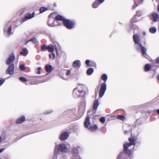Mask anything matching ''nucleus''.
Masks as SVG:
<instances>
[{"label":"nucleus","mask_w":159,"mask_h":159,"mask_svg":"<svg viewBox=\"0 0 159 159\" xmlns=\"http://www.w3.org/2000/svg\"><path fill=\"white\" fill-rule=\"evenodd\" d=\"M129 140L130 143H126L124 145V151L119 154L117 159H120L123 158L124 159H131L132 157L131 150H128L130 146L135 144V140L133 138H129Z\"/></svg>","instance_id":"f257e3e1"},{"label":"nucleus","mask_w":159,"mask_h":159,"mask_svg":"<svg viewBox=\"0 0 159 159\" xmlns=\"http://www.w3.org/2000/svg\"><path fill=\"white\" fill-rule=\"evenodd\" d=\"M135 48L138 52H141L142 55L145 57L146 55V48L143 46L141 43L135 44Z\"/></svg>","instance_id":"f03ea898"},{"label":"nucleus","mask_w":159,"mask_h":159,"mask_svg":"<svg viewBox=\"0 0 159 159\" xmlns=\"http://www.w3.org/2000/svg\"><path fill=\"white\" fill-rule=\"evenodd\" d=\"M58 149L56 148L54 150V153L57 154L59 153V151L62 152H65L67 151V148L66 144L65 143H61L56 146Z\"/></svg>","instance_id":"7ed1b4c3"},{"label":"nucleus","mask_w":159,"mask_h":159,"mask_svg":"<svg viewBox=\"0 0 159 159\" xmlns=\"http://www.w3.org/2000/svg\"><path fill=\"white\" fill-rule=\"evenodd\" d=\"M64 25L69 29H71L75 27V23L73 20L69 19H65L64 20Z\"/></svg>","instance_id":"20e7f679"},{"label":"nucleus","mask_w":159,"mask_h":159,"mask_svg":"<svg viewBox=\"0 0 159 159\" xmlns=\"http://www.w3.org/2000/svg\"><path fill=\"white\" fill-rule=\"evenodd\" d=\"M107 84L105 82L101 84L100 89L99 91V97L100 98H101L104 95L107 89Z\"/></svg>","instance_id":"39448f33"},{"label":"nucleus","mask_w":159,"mask_h":159,"mask_svg":"<svg viewBox=\"0 0 159 159\" xmlns=\"http://www.w3.org/2000/svg\"><path fill=\"white\" fill-rule=\"evenodd\" d=\"M73 93L74 95H75L76 93H78V95H80V97H84L85 94V91L84 90H79L77 88H75L73 90Z\"/></svg>","instance_id":"423d86ee"},{"label":"nucleus","mask_w":159,"mask_h":159,"mask_svg":"<svg viewBox=\"0 0 159 159\" xmlns=\"http://www.w3.org/2000/svg\"><path fill=\"white\" fill-rule=\"evenodd\" d=\"M14 72V65L13 64L9 65L6 70V74H7L12 75Z\"/></svg>","instance_id":"0eeeda50"},{"label":"nucleus","mask_w":159,"mask_h":159,"mask_svg":"<svg viewBox=\"0 0 159 159\" xmlns=\"http://www.w3.org/2000/svg\"><path fill=\"white\" fill-rule=\"evenodd\" d=\"M69 134L67 132H63L59 136V139L61 141H64L67 139L69 137Z\"/></svg>","instance_id":"6e6552de"},{"label":"nucleus","mask_w":159,"mask_h":159,"mask_svg":"<svg viewBox=\"0 0 159 159\" xmlns=\"http://www.w3.org/2000/svg\"><path fill=\"white\" fill-rule=\"evenodd\" d=\"M159 16L158 14L155 12H152L150 16V19L154 22H157L158 21Z\"/></svg>","instance_id":"1a4fd4ad"},{"label":"nucleus","mask_w":159,"mask_h":159,"mask_svg":"<svg viewBox=\"0 0 159 159\" xmlns=\"http://www.w3.org/2000/svg\"><path fill=\"white\" fill-rule=\"evenodd\" d=\"M55 49V50L57 54V48L56 46L55 45H49L48 46V50L49 52H52L54 51Z\"/></svg>","instance_id":"9d476101"},{"label":"nucleus","mask_w":159,"mask_h":159,"mask_svg":"<svg viewBox=\"0 0 159 159\" xmlns=\"http://www.w3.org/2000/svg\"><path fill=\"white\" fill-rule=\"evenodd\" d=\"M134 41L135 44L141 43L139 36L137 34H134L133 36Z\"/></svg>","instance_id":"9b49d317"},{"label":"nucleus","mask_w":159,"mask_h":159,"mask_svg":"<svg viewBox=\"0 0 159 159\" xmlns=\"http://www.w3.org/2000/svg\"><path fill=\"white\" fill-rule=\"evenodd\" d=\"M15 58V56L13 54L12 55L10 56L7 59L6 63L7 65H9L14 60Z\"/></svg>","instance_id":"f8f14e48"},{"label":"nucleus","mask_w":159,"mask_h":159,"mask_svg":"<svg viewBox=\"0 0 159 159\" xmlns=\"http://www.w3.org/2000/svg\"><path fill=\"white\" fill-rule=\"evenodd\" d=\"M34 12H33L32 13V14L30 13L26 14L25 16V18H23L22 19L23 21H24L26 20L32 18L34 17Z\"/></svg>","instance_id":"ddd939ff"},{"label":"nucleus","mask_w":159,"mask_h":159,"mask_svg":"<svg viewBox=\"0 0 159 159\" xmlns=\"http://www.w3.org/2000/svg\"><path fill=\"white\" fill-rule=\"evenodd\" d=\"M142 15V12L140 11H138L137 12L136 14L133 17L131 20V24L130 25V26H131L133 23V22L135 21V18L137 16H140Z\"/></svg>","instance_id":"4468645a"},{"label":"nucleus","mask_w":159,"mask_h":159,"mask_svg":"<svg viewBox=\"0 0 159 159\" xmlns=\"http://www.w3.org/2000/svg\"><path fill=\"white\" fill-rule=\"evenodd\" d=\"M81 66V62L79 60L75 61L73 64V66L74 67L79 68Z\"/></svg>","instance_id":"2eb2a0df"},{"label":"nucleus","mask_w":159,"mask_h":159,"mask_svg":"<svg viewBox=\"0 0 159 159\" xmlns=\"http://www.w3.org/2000/svg\"><path fill=\"white\" fill-rule=\"evenodd\" d=\"M90 117L89 116H87L85 120L84 123V125L86 128H88L89 124H90Z\"/></svg>","instance_id":"dca6fc26"},{"label":"nucleus","mask_w":159,"mask_h":159,"mask_svg":"<svg viewBox=\"0 0 159 159\" xmlns=\"http://www.w3.org/2000/svg\"><path fill=\"white\" fill-rule=\"evenodd\" d=\"M99 105V103L98 100V99H95L94 102L93 110H96Z\"/></svg>","instance_id":"f3484780"},{"label":"nucleus","mask_w":159,"mask_h":159,"mask_svg":"<svg viewBox=\"0 0 159 159\" xmlns=\"http://www.w3.org/2000/svg\"><path fill=\"white\" fill-rule=\"evenodd\" d=\"M25 120V117L24 116H22L16 120V124H19L24 122Z\"/></svg>","instance_id":"a211bd4d"},{"label":"nucleus","mask_w":159,"mask_h":159,"mask_svg":"<svg viewBox=\"0 0 159 159\" xmlns=\"http://www.w3.org/2000/svg\"><path fill=\"white\" fill-rule=\"evenodd\" d=\"M45 69L46 71L50 73L52 70V66L50 65L47 64L45 66Z\"/></svg>","instance_id":"6ab92c4d"},{"label":"nucleus","mask_w":159,"mask_h":159,"mask_svg":"<svg viewBox=\"0 0 159 159\" xmlns=\"http://www.w3.org/2000/svg\"><path fill=\"white\" fill-rule=\"evenodd\" d=\"M28 53V52L27 49V48H24L23 49V51L20 52V54L21 55L26 56Z\"/></svg>","instance_id":"aec40b11"},{"label":"nucleus","mask_w":159,"mask_h":159,"mask_svg":"<svg viewBox=\"0 0 159 159\" xmlns=\"http://www.w3.org/2000/svg\"><path fill=\"white\" fill-rule=\"evenodd\" d=\"M101 4L97 0L93 2L92 4V7L93 8H97Z\"/></svg>","instance_id":"412c9836"},{"label":"nucleus","mask_w":159,"mask_h":159,"mask_svg":"<svg viewBox=\"0 0 159 159\" xmlns=\"http://www.w3.org/2000/svg\"><path fill=\"white\" fill-rule=\"evenodd\" d=\"M55 19L56 20H61L63 21V22H64V20H65L66 19L65 17L60 15H58L55 17Z\"/></svg>","instance_id":"4be33fe9"},{"label":"nucleus","mask_w":159,"mask_h":159,"mask_svg":"<svg viewBox=\"0 0 159 159\" xmlns=\"http://www.w3.org/2000/svg\"><path fill=\"white\" fill-rule=\"evenodd\" d=\"M11 26H9L7 28V32L8 37H10L11 34H13V33L11 32Z\"/></svg>","instance_id":"5701e85b"},{"label":"nucleus","mask_w":159,"mask_h":159,"mask_svg":"<svg viewBox=\"0 0 159 159\" xmlns=\"http://www.w3.org/2000/svg\"><path fill=\"white\" fill-rule=\"evenodd\" d=\"M86 105V102L85 100V99L84 98L80 103V108L82 107H85Z\"/></svg>","instance_id":"b1692460"},{"label":"nucleus","mask_w":159,"mask_h":159,"mask_svg":"<svg viewBox=\"0 0 159 159\" xmlns=\"http://www.w3.org/2000/svg\"><path fill=\"white\" fill-rule=\"evenodd\" d=\"M94 69L93 68H90L87 70V73L88 75H91L93 72Z\"/></svg>","instance_id":"393cba45"},{"label":"nucleus","mask_w":159,"mask_h":159,"mask_svg":"<svg viewBox=\"0 0 159 159\" xmlns=\"http://www.w3.org/2000/svg\"><path fill=\"white\" fill-rule=\"evenodd\" d=\"M98 128V126L96 125L91 126L90 127L89 129L92 131L96 130Z\"/></svg>","instance_id":"a878e982"},{"label":"nucleus","mask_w":159,"mask_h":159,"mask_svg":"<svg viewBox=\"0 0 159 159\" xmlns=\"http://www.w3.org/2000/svg\"><path fill=\"white\" fill-rule=\"evenodd\" d=\"M157 31L156 28L154 27H151L149 29V32L152 34L155 33Z\"/></svg>","instance_id":"bb28decb"},{"label":"nucleus","mask_w":159,"mask_h":159,"mask_svg":"<svg viewBox=\"0 0 159 159\" xmlns=\"http://www.w3.org/2000/svg\"><path fill=\"white\" fill-rule=\"evenodd\" d=\"M151 68V66L149 64H147L145 65V71H149L150 69Z\"/></svg>","instance_id":"cd10ccee"},{"label":"nucleus","mask_w":159,"mask_h":159,"mask_svg":"<svg viewBox=\"0 0 159 159\" xmlns=\"http://www.w3.org/2000/svg\"><path fill=\"white\" fill-rule=\"evenodd\" d=\"M48 46H47L45 44L42 45L41 47V49L42 51H45L48 50Z\"/></svg>","instance_id":"c85d7f7f"},{"label":"nucleus","mask_w":159,"mask_h":159,"mask_svg":"<svg viewBox=\"0 0 159 159\" xmlns=\"http://www.w3.org/2000/svg\"><path fill=\"white\" fill-rule=\"evenodd\" d=\"M101 79L104 81H106L107 79V75L106 74H103L102 76Z\"/></svg>","instance_id":"c756f323"},{"label":"nucleus","mask_w":159,"mask_h":159,"mask_svg":"<svg viewBox=\"0 0 159 159\" xmlns=\"http://www.w3.org/2000/svg\"><path fill=\"white\" fill-rule=\"evenodd\" d=\"M72 152L75 155H77L78 152V150L76 148L73 147L72 149Z\"/></svg>","instance_id":"7c9ffc66"},{"label":"nucleus","mask_w":159,"mask_h":159,"mask_svg":"<svg viewBox=\"0 0 159 159\" xmlns=\"http://www.w3.org/2000/svg\"><path fill=\"white\" fill-rule=\"evenodd\" d=\"M116 118L118 119L123 120L125 119V117L124 116L121 115H118L116 116Z\"/></svg>","instance_id":"2f4dec72"},{"label":"nucleus","mask_w":159,"mask_h":159,"mask_svg":"<svg viewBox=\"0 0 159 159\" xmlns=\"http://www.w3.org/2000/svg\"><path fill=\"white\" fill-rule=\"evenodd\" d=\"M47 8L45 7H41L40 9V13H43L44 11H46Z\"/></svg>","instance_id":"473e14b6"},{"label":"nucleus","mask_w":159,"mask_h":159,"mask_svg":"<svg viewBox=\"0 0 159 159\" xmlns=\"http://www.w3.org/2000/svg\"><path fill=\"white\" fill-rule=\"evenodd\" d=\"M19 80L20 81L22 82H26L27 81V80L26 78L22 77H20L19 78Z\"/></svg>","instance_id":"72a5a7b5"},{"label":"nucleus","mask_w":159,"mask_h":159,"mask_svg":"<svg viewBox=\"0 0 159 159\" xmlns=\"http://www.w3.org/2000/svg\"><path fill=\"white\" fill-rule=\"evenodd\" d=\"M100 121L101 123H104L105 121V118L104 117H101L100 119Z\"/></svg>","instance_id":"f704fd0d"},{"label":"nucleus","mask_w":159,"mask_h":159,"mask_svg":"<svg viewBox=\"0 0 159 159\" xmlns=\"http://www.w3.org/2000/svg\"><path fill=\"white\" fill-rule=\"evenodd\" d=\"M20 68L21 70H24L25 69V65H21L20 66Z\"/></svg>","instance_id":"c9c22d12"},{"label":"nucleus","mask_w":159,"mask_h":159,"mask_svg":"<svg viewBox=\"0 0 159 159\" xmlns=\"http://www.w3.org/2000/svg\"><path fill=\"white\" fill-rule=\"evenodd\" d=\"M52 112V111L51 110H48L44 112V113L45 115L49 114Z\"/></svg>","instance_id":"e433bc0d"},{"label":"nucleus","mask_w":159,"mask_h":159,"mask_svg":"<svg viewBox=\"0 0 159 159\" xmlns=\"http://www.w3.org/2000/svg\"><path fill=\"white\" fill-rule=\"evenodd\" d=\"M139 5L135 1L134 2V4L132 6V8L133 9H135L136 7H137Z\"/></svg>","instance_id":"4c0bfd02"},{"label":"nucleus","mask_w":159,"mask_h":159,"mask_svg":"<svg viewBox=\"0 0 159 159\" xmlns=\"http://www.w3.org/2000/svg\"><path fill=\"white\" fill-rule=\"evenodd\" d=\"M75 111V109H69L67 111H66V112L68 113H69L71 112H74Z\"/></svg>","instance_id":"58836bf2"},{"label":"nucleus","mask_w":159,"mask_h":159,"mask_svg":"<svg viewBox=\"0 0 159 159\" xmlns=\"http://www.w3.org/2000/svg\"><path fill=\"white\" fill-rule=\"evenodd\" d=\"M41 70V68L40 67H39L37 69L38 71L37 73L40 74L41 73L40 70Z\"/></svg>","instance_id":"ea45409f"},{"label":"nucleus","mask_w":159,"mask_h":159,"mask_svg":"<svg viewBox=\"0 0 159 159\" xmlns=\"http://www.w3.org/2000/svg\"><path fill=\"white\" fill-rule=\"evenodd\" d=\"M33 42L34 43H36L37 42H38V41L37 39L35 38H33Z\"/></svg>","instance_id":"a19ab883"},{"label":"nucleus","mask_w":159,"mask_h":159,"mask_svg":"<svg viewBox=\"0 0 159 159\" xmlns=\"http://www.w3.org/2000/svg\"><path fill=\"white\" fill-rule=\"evenodd\" d=\"M5 80H0V86H1L2 84L4 82Z\"/></svg>","instance_id":"79ce46f5"},{"label":"nucleus","mask_w":159,"mask_h":159,"mask_svg":"<svg viewBox=\"0 0 159 159\" xmlns=\"http://www.w3.org/2000/svg\"><path fill=\"white\" fill-rule=\"evenodd\" d=\"M70 70H68L67 71L66 75L67 76H69L70 75Z\"/></svg>","instance_id":"37998d69"},{"label":"nucleus","mask_w":159,"mask_h":159,"mask_svg":"<svg viewBox=\"0 0 159 159\" xmlns=\"http://www.w3.org/2000/svg\"><path fill=\"white\" fill-rule=\"evenodd\" d=\"M52 59H54L56 57L55 54L53 52H52Z\"/></svg>","instance_id":"c03bdc74"},{"label":"nucleus","mask_w":159,"mask_h":159,"mask_svg":"<svg viewBox=\"0 0 159 159\" xmlns=\"http://www.w3.org/2000/svg\"><path fill=\"white\" fill-rule=\"evenodd\" d=\"M90 62V61L89 60H86L85 61L86 64L87 65H89Z\"/></svg>","instance_id":"a18cd8bd"},{"label":"nucleus","mask_w":159,"mask_h":159,"mask_svg":"<svg viewBox=\"0 0 159 159\" xmlns=\"http://www.w3.org/2000/svg\"><path fill=\"white\" fill-rule=\"evenodd\" d=\"M78 93H76L75 95H74V94L73 92V95L75 98L80 97V95H78Z\"/></svg>","instance_id":"49530a36"},{"label":"nucleus","mask_w":159,"mask_h":159,"mask_svg":"<svg viewBox=\"0 0 159 159\" xmlns=\"http://www.w3.org/2000/svg\"><path fill=\"white\" fill-rule=\"evenodd\" d=\"M48 25L51 27H52L54 26V25L53 24H49V20L48 21Z\"/></svg>","instance_id":"de8ad7c7"},{"label":"nucleus","mask_w":159,"mask_h":159,"mask_svg":"<svg viewBox=\"0 0 159 159\" xmlns=\"http://www.w3.org/2000/svg\"><path fill=\"white\" fill-rule=\"evenodd\" d=\"M104 0H98V1L100 4H101L103 2Z\"/></svg>","instance_id":"09e8293b"},{"label":"nucleus","mask_w":159,"mask_h":159,"mask_svg":"<svg viewBox=\"0 0 159 159\" xmlns=\"http://www.w3.org/2000/svg\"><path fill=\"white\" fill-rule=\"evenodd\" d=\"M47 81H48V80L47 79L43 80L42 81H41L39 83H43L44 82H46Z\"/></svg>","instance_id":"8fccbe9b"},{"label":"nucleus","mask_w":159,"mask_h":159,"mask_svg":"<svg viewBox=\"0 0 159 159\" xmlns=\"http://www.w3.org/2000/svg\"><path fill=\"white\" fill-rule=\"evenodd\" d=\"M156 61L157 63L159 64V57L157 58Z\"/></svg>","instance_id":"3c124183"},{"label":"nucleus","mask_w":159,"mask_h":159,"mask_svg":"<svg viewBox=\"0 0 159 159\" xmlns=\"http://www.w3.org/2000/svg\"><path fill=\"white\" fill-rule=\"evenodd\" d=\"M4 148H2L0 149V153L2 152L4 150Z\"/></svg>","instance_id":"603ef678"},{"label":"nucleus","mask_w":159,"mask_h":159,"mask_svg":"<svg viewBox=\"0 0 159 159\" xmlns=\"http://www.w3.org/2000/svg\"><path fill=\"white\" fill-rule=\"evenodd\" d=\"M52 54H50L49 55V57L50 58L52 59Z\"/></svg>","instance_id":"864d4df0"},{"label":"nucleus","mask_w":159,"mask_h":159,"mask_svg":"<svg viewBox=\"0 0 159 159\" xmlns=\"http://www.w3.org/2000/svg\"><path fill=\"white\" fill-rule=\"evenodd\" d=\"M33 38H32V39H30L29 40V42H30V41H33Z\"/></svg>","instance_id":"5fc2aeb1"},{"label":"nucleus","mask_w":159,"mask_h":159,"mask_svg":"<svg viewBox=\"0 0 159 159\" xmlns=\"http://www.w3.org/2000/svg\"><path fill=\"white\" fill-rule=\"evenodd\" d=\"M128 133V131L127 130H125L124 131V133L125 134H126Z\"/></svg>","instance_id":"6e6d98bb"},{"label":"nucleus","mask_w":159,"mask_h":159,"mask_svg":"<svg viewBox=\"0 0 159 159\" xmlns=\"http://www.w3.org/2000/svg\"><path fill=\"white\" fill-rule=\"evenodd\" d=\"M52 16V14H50L49 16V18L51 17Z\"/></svg>","instance_id":"4d7b16f0"},{"label":"nucleus","mask_w":159,"mask_h":159,"mask_svg":"<svg viewBox=\"0 0 159 159\" xmlns=\"http://www.w3.org/2000/svg\"><path fill=\"white\" fill-rule=\"evenodd\" d=\"M29 42V40H28V41H26L25 42V45L27 44Z\"/></svg>","instance_id":"13d9d810"},{"label":"nucleus","mask_w":159,"mask_h":159,"mask_svg":"<svg viewBox=\"0 0 159 159\" xmlns=\"http://www.w3.org/2000/svg\"><path fill=\"white\" fill-rule=\"evenodd\" d=\"M3 30H4V32L6 31H7V28L5 27V28H4L3 29Z\"/></svg>","instance_id":"bf43d9fd"},{"label":"nucleus","mask_w":159,"mask_h":159,"mask_svg":"<svg viewBox=\"0 0 159 159\" xmlns=\"http://www.w3.org/2000/svg\"><path fill=\"white\" fill-rule=\"evenodd\" d=\"M157 79L158 80V83H159V74L157 76Z\"/></svg>","instance_id":"052dcab7"},{"label":"nucleus","mask_w":159,"mask_h":159,"mask_svg":"<svg viewBox=\"0 0 159 159\" xmlns=\"http://www.w3.org/2000/svg\"><path fill=\"white\" fill-rule=\"evenodd\" d=\"M98 91L97 90V91H95V95H96L97 94H98Z\"/></svg>","instance_id":"680f3d73"},{"label":"nucleus","mask_w":159,"mask_h":159,"mask_svg":"<svg viewBox=\"0 0 159 159\" xmlns=\"http://www.w3.org/2000/svg\"><path fill=\"white\" fill-rule=\"evenodd\" d=\"M157 10L159 12V5L157 6Z\"/></svg>","instance_id":"e2e57ef3"},{"label":"nucleus","mask_w":159,"mask_h":159,"mask_svg":"<svg viewBox=\"0 0 159 159\" xmlns=\"http://www.w3.org/2000/svg\"><path fill=\"white\" fill-rule=\"evenodd\" d=\"M143 0H141V3H143Z\"/></svg>","instance_id":"0e129e2a"},{"label":"nucleus","mask_w":159,"mask_h":159,"mask_svg":"<svg viewBox=\"0 0 159 159\" xmlns=\"http://www.w3.org/2000/svg\"><path fill=\"white\" fill-rule=\"evenodd\" d=\"M1 137H0V143L1 142Z\"/></svg>","instance_id":"69168bd1"},{"label":"nucleus","mask_w":159,"mask_h":159,"mask_svg":"<svg viewBox=\"0 0 159 159\" xmlns=\"http://www.w3.org/2000/svg\"><path fill=\"white\" fill-rule=\"evenodd\" d=\"M143 34H145V33H144H144H143Z\"/></svg>","instance_id":"338daca9"}]
</instances>
